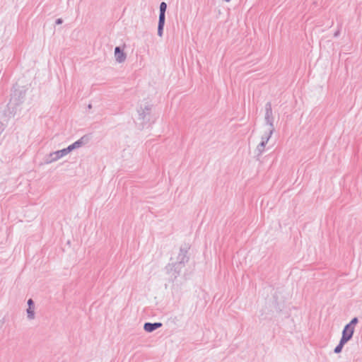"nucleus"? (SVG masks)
<instances>
[{
	"instance_id": "1",
	"label": "nucleus",
	"mask_w": 362,
	"mask_h": 362,
	"mask_svg": "<svg viewBox=\"0 0 362 362\" xmlns=\"http://www.w3.org/2000/svg\"><path fill=\"white\" fill-rule=\"evenodd\" d=\"M83 144V142L82 141V139H81L75 141L72 144L69 145L67 148L49 153L45 158V163L50 164L52 163L59 160V159L62 158L63 157L69 154L72 151L82 146Z\"/></svg>"
},
{
	"instance_id": "2",
	"label": "nucleus",
	"mask_w": 362,
	"mask_h": 362,
	"mask_svg": "<svg viewBox=\"0 0 362 362\" xmlns=\"http://www.w3.org/2000/svg\"><path fill=\"white\" fill-rule=\"evenodd\" d=\"M25 98V90L23 88L18 86L14 87L13 93L11 95L9 105L11 106H16L21 104Z\"/></svg>"
},
{
	"instance_id": "3",
	"label": "nucleus",
	"mask_w": 362,
	"mask_h": 362,
	"mask_svg": "<svg viewBox=\"0 0 362 362\" xmlns=\"http://www.w3.org/2000/svg\"><path fill=\"white\" fill-rule=\"evenodd\" d=\"M182 267H181V264H170L166 267L167 274L168 275V279L171 281H173L177 279V277L180 274L181 270Z\"/></svg>"
},
{
	"instance_id": "4",
	"label": "nucleus",
	"mask_w": 362,
	"mask_h": 362,
	"mask_svg": "<svg viewBox=\"0 0 362 362\" xmlns=\"http://www.w3.org/2000/svg\"><path fill=\"white\" fill-rule=\"evenodd\" d=\"M264 121L266 124L268 126L267 128H274V117L272 108V104L268 102L265 105V115Z\"/></svg>"
},
{
	"instance_id": "5",
	"label": "nucleus",
	"mask_w": 362,
	"mask_h": 362,
	"mask_svg": "<svg viewBox=\"0 0 362 362\" xmlns=\"http://www.w3.org/2000/svg\"><path fill=\"white\" fill-rule=\"evenodd\" d=\"M151 107L150 105H146L144 107H141L138 110L139 119L142 120L143 122H147L150 120V113Z\"/></svg>"
},
{
	"instance_id": "6",
	"label": "nucleus",
	"mask_w": 362,
	"mask_h": 362,
	"mask_svg": "<svg viewBox=\"0 0 362 362\" xmlns=\"http://www.w3.org/2000/svg\"><path fill=\"white\" fill-rule=\"evenodd\" d=\"M354 332V328L346 325L342 331L341 340L347 343L353 337Z\"/></svg>"
},
{
	"instance_id": "7",
	"label": "nucleus",
	"mask_w": 362,
	"mask_h": 362,
	"mask_svg": "<svg viewBox=\"0 0 362 362\" xmlns=\"http://www.w3.org/2000/svg\"><path fill=\"white\" fill-rule=\"evenodd\" d=\"M115 58L117 63H123L125 62L127 59V54L124 52L123 50L121 49L119 47H116L115 48Z\"/></svg>"
},
{
	"instance_id": "8",
	"label": "nucleus",
	"mask_w": 362,
	"mask_h": 362,
	"mask_svg": "<svg viewBox=\"0 0 362 362\" xmlns=\"http://www.w3.org/2000/svg\"><path fill=\"white\" fill-rule=\"evenodd\" d=\"M188 261L187 256V251L183 249H180L177 255V262L173 263L174 264H181V267H184L185 262Z\"/></svg>"
},
{
	"instance_id": "9",
	"label": "nucleus",
	"mask_w": 362,
	"mask_h": 362,
	"mask_svg": "<svg viewBox=\"0 0 362 362\" xmlns=\"http://www.w3.org/2000/svg\"><path fill=\"white\" fill-rule=\"evenodd\" d=\"M165 13H160L159 20H158V35L159 37L163 36V28H164V25H165Z\"/></svg>"
},
{
	"instance_id": "10",
	"label": "nucleus",
	"mask_w": 362,
	"mask_h": 362,
	"mask_svg": "<svg viewBox=\"0 0 362 362\" xmlns=\"http://www.w3.org/2000/svg\"><path fill=\"white\" fill-rule=\"evenodd\" d=\"M162 326V323L160 322H146L144 325V329L147 332H152L156 329Z\"/></svg>"
},
{
	"instance_id": "11",
	"label": "nucleus",
	"mask_w": 362,
	"mask_h": 362,
	"mask_svg": "<svg viewBox=\"0 0 362 362\" xmlns=\"http://www.w3.org/2000/svg\"><path fill=\"white\" fill-rule=\"evenodd\" d=\"M274 132V128H267L261 136V141L267 144Z\"/></svg>"
},
{
	"instance_id": "12",
	"label": "nucleus",
	"mask_w": 362,
	"mask_h": 362,
	"mask_svg": "<svg viewBox=\"0 0 362 362\" xmlns=\"http://www.w3.org/2000/svg\"><path fill=\"white\" fill-rule=\"evenodd\" d=\"M266 145L267 144L264 143V141H260V143L257 146L255 149V153L257 154V156H261L264 153Z\"/></svg>"
},
{
	"instance_id": "13",
	"label": "nucleus",
	"mask_w": 362,
	"mask_h": 362,
	"mask_svg": "<svg viewBox=\"0 0 362 362\" xmlns=\"http://www.w3.org/2000/svg\"><path fill=\"white\" fill-rule=\"evenodd\" d=\"M27 317L28 320H32L35 319V307H28L26 310Z\"/></svg>"
},
{
	"instance_id": "14",
	"label": "nucleus",
	"mask_w": 362,
	"mask_h": 362,
	"mask_svg": "<svg viewBox=\"0 0 362 362\" xmlns=\"http://www.w3.org/2000/svg\"><path fill=\"white\" fill-rule=\"evenodd\" d=\"M345 344H346V343H345L344 341H341V340L340 339L339 344H338V345L335 347V349H334V353H336V354H339V353H340V352L341 351V350H342V349H343V346H344V345Z\"/></svg>"
},
{
	"instance_id": "15",
	"label": "nucleus",
	"mask_w": 362,
	"mask_h": 362,
	"mask_svg": "<svg viewBox=\"0 0 362 362\" xmlns=\"http://www.w3.org/2000/svg\"><path fill=\"white\" fill-rule=\"evenodd\" d=\"M358 320L357 317H354L349 324H347L346 325L351 327V328H354V329H355V326L358 323Z\"/></svg>"
},
{
	"instance_id": "16",
	"label": "nucleus",
	"mask_w": 362,
	"mask_h": 362,
	"mask_svg": "<svg viewBox=\"0 0 362 362\" xmlns=\"http://www.w3.org/2000/svg\"><path fill=\"white\" fill-rule=\"evenodd\" d=\"M166 8H167V4L165 2H162L160 4V13H165Z\"/></svg>"
},
{
	"instance_id": "17",
	"label": "nucleus",
	"mask_w": 362,
	"mask_h": 362,
	"mask_svg": "<svg viewBox=\"0 0 362 362\" xmlns=\"http://www.w3.org/2000/svg\"><path fill=\"white\" fill-rule=\"evenodd\" d=\"M28 307H35L34 302L32 299H29L27 302Z\"/></svg>"
},
{
	"instance_id": "18",
	"label": "nucleus",
	"mask_w": 362,
	"mask_h": 362,
	"mask_svg": "<svg viewBox=\"0 0 362 362\" xmlns=\"http://www.w3.org/2000/svg\"><path fill=\"white\" fill-rule=\"evenodd\" d=\"M62 22H63V21H62V18H58V19H57V21H56V24L59 25V24H62Z\"/></svg>"
},
{
	"instance_id": "19",
	"label": "nucleus",
	"mask_w": 362,
	"mask_h": 362,
	"mask_svg": "<svg viewBox=\"0 0 362 362\" xmlns=\"http://www.w3.org/2000/svg\"><path fill=\"white\" fill-rule=\"evenodd\" d=\"M231 0H224L226 2H230Z\"/></svg>"
},
{
	"instance_id": "20",
	"label": "nucleus",
	"mask_w": 362,
	"mask_h": 362,
	"mask_svg": "<svg viewBox=\"0 0 362 362\" xmlns=\"http://www.w3.org/2000/svg\"><path fill=\"white\" fill-rule=\"evenodd\" d=\"M338 35V32L334 34V36L337 37Z\"/></svg>"
},
{
	"instance_id": "21",
	"label": "nucleus",
	"mask_w": 362,
	"mask_h": 362,
	"mask_svg": "<svg viewBox=\"0 0 362 362\" xmlns=\"http://www.w3.org/2000/svg\"><path fill=\"white\" fill-rule=\"evenodd\" d=\"M91 107H92L91 105L90 104L88 105V108H91Z\"/></svg>"
}]
</instances>
